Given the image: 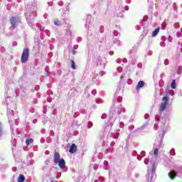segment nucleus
Returning a JSON list of instances; mask_svg holds the SVG:
<instances>
[{
    "label": "nucleus",
    "mask_w": 182,
    "mask_h": 182,
    "mask_svg": "<svg viewBox=\"0 0 182 182\" xmlns=\"http://www.w3.org/2000/svg\"><path fill=\"white\" fill-rule=\"evenodd\" d=\"M29 60V48H24L21 54V63H26Z\"/></svg>",
    "instance_id": "obj_1"
},
{
    "label": "nucleus",
    "mask_w": 182,
    "mask_h": 182,
    "mask_svg": "<svg viewBox=\"0 0 182 182\" xmlns=\"http://www.w3.org/2000/svg\"><path fill=\"white\" fill-rule=\"evenodd\" d=\"M10 23L13 28H17L18 24L21 23V18H19L18 16H11L10 18Z\"/></svg>",
    "instance_id": "obj_2"
},
{
    "label": "nucleus",
    "mask_w": 182,
    "mask_h": 182,
    "mask_svg": "<svg viewBox=\"0 0 182 182\" xmlns=\"http://www.w3.org/2000/svg\"><path fill=\"white\" fill-rule=\"evenodd\" d=\"M163 102L161 103L159 107V112H164L166 110V107H167V103L168 102V97H164L162 98Z\"/></svg>",
    "instance_id": "obj_3"
},
{
    "label": "nucleus",
    "mask_w": 182,
    "mask_h": 182,
    "mask_svg": "<svg viewBox=\"0 0 182 182\" xmlns=\"http://www.w3.org/2000/svg\"><path fill=\"white\" fill-rule=\"evenodd\" d=\"M55 164H58L60 168H65L66 166V162L65 161V159H61L58 162H55Z\"/></svg>",
    "instance_id": "obj_4"
},
{
    "label": "nucleus",
    "mask_w": 182,
    "mask_h": 182,
    "mask_svg": "<svg viewBox=\"0 0 182 182\" xmlns=\"http://www.w3.org/2000/svg\"><path fill=\"white\" fill-rule=\"evenodd\" d=\"M168 176L171 180H174L177 177V172L174 170H171L168 173Z\"/></svg>",
    "instance_id": "obj_5"
},
{
    "label": "nucleus",
    "mask_w": 182,
    "mask_h": 182,
    "mask_svg": "<svg viewBox=\"0 0 182 182\" xmlns=\"http://www.w3.org/2000/svg\"><path fill=\"white\" fill-rule=\"evenodd\" d=\"M77 151V146H76L75 144H73L69 149V153H71V154H73V153H76Z\"/></svg>",
    "instance_id": "obj_6"
},
{
    "label": "nucleus",
    "mask_w": 182,
    "mask_h": 182,
    "mask_svg": "<svg viewBox=\"0 0 182 182\" xmlns=\"http://www.w3.org/2000/svg\"><path fill=\"white\" fill-rule=\"evenodd\" d=\"M60 159V154H59V152L58 151H55L54 152V159H53V161L54 163H58V161H59Z\"/></svg>",
    "instance_id": "obj_7"
},
{
    "label": "nucleus",
    "mask_w": 182,
    "mask_h": 182,
    "mask_svg": "<svg viewBox=\"0 0 182 182\" xmlns=\"http://www.w3.org/2000/svg\"><path fill=\"white\" fill-rule=\"evenodd\" d=\"M145 85L144 81H139L136 85V90H140V88L144 87Z\"/></svg>",
    "instance_id": "obj_8"
},
{
    "label": "nucleus",
    "mask_w": 182,
    "mask_h": 182,
    "mask_svg": "<svg viewBox=\"0 0 182 182\" xmlns=\"http://www.w3.org/2000/svg\"><path fill=\"white\" fill-rule=\"evenodd\" d=\"M159 32H160V27L156 28L155 31L152 32V36H157V35H159Z\"/></svg>",
    "instance_id": "obj_9"
},
{
    "label": "nucleus",
    "mask_w": 182,
    "mask_h": 182,
    "mask_svg": "<svg viewBox=\"0 0 182 182\" xmlns=\"http://www.w3.org/2000/svg\"><path fill=\"white\" fill-rule=\"evenodd\" d=\"M25 181V176L21 174L18 178V182H23Z\"/></svg>",
    "instance_id": "obj_10"
},
{
    "label": "nucleus",
    "mask_w": 182,
    "mask_h": 182,
    "mask_svg": "<svg viewBox=\"0 0 182 182\" xmlns=\"http://www.w3.org/2000/svg\"><path fill=\"white\" fill-rule=\"evenodd\" d=\"M33 143V139H27L26 140V146H29V144Z\"/></svg>",
    "instance_id": "obj_11"
},
{
    "label": "nucleus",
    "mask_w": 182,
    "mask_h": 182,
    "mask_svg": "<svg viewBox=\"0 0 182 182\" xmlns=\"http://www.w3.org/2000/svg\"><path fill=\"white\" fill-rule=\"evenodd\" d=\"M156 168H157V166H156V163L154 162L153 166L151 167V173H155Z\"/></svg>",
    "instance_id": "obj_12"
},
{
    "label": "nucleus",
    "mask_w": 182,
    "mask_h": 182,
    "mask_svg": "<svg viewBox=\"0 0 182 182\" xmlns=\"http://www.w3.org/2000/svg\"><path fill=\"white\" fill-rule=\"evenodd\" d=\"M171 89H176V80H173V81L171 84Z\"/></svg>",
    "instance_id": "obj_13"
},
{
    "label": "nucleus",
    "mask_w": 182,
    "mask_h": 182,
    "mask_svg": "<svg viewBox=\"0 0 182 182\" xmlns=\"http://www.w3.org/2000/svg\"><path fill=\"white\" fill-rule=\"evenodd\" d=\"M70 62H71L72 69H74V70L76 69V65H75V61L73 60H71Z\"/></svg>",
    "instance_id": "obj_14"
},
{
    "label": "nucleus",
    "mask_w": 182,
    "mask_h": 182,
    "mask_svg": "<svg viewBox=\"0 0 182 182\" xmlns=\"http://www.w3.org/2000/svg\"><path fill=\"white\" fill-rule=\"evenodd\" d=\"M54 23H55V25H56V26H60V25H61L60 21H59L58 19L55 20Z\"/></svg>",
    "instance_id": "obj_15"
},
{
    "label": "nucleus",
    "mask_w": 182,
    "mask_h": 182,
    "mask_svg": "<svg viewBox=\"0 0 182 182\" xmlns=\"http://www.w3.org/2000/svg\"><path fill=\"white\" fill-rule=\"evenodd\" d=\"M154 156H159V149L156 148L154 151Z\"/></svg>",
    "instance_id": "obj_16"
},
{
    "label": "nucleus",
    "mask_w": 182,
    "mask_h": 182,
    "mask_svg": "<svg viewBox=\"0 0 182 182\" xmlns=\"http://www.w3.org/2000/svg\"><path fill=\"white\" fill-rule=\"evenodd\" d=\"M1 133H2V123H0V136Z\"/></svg>",
    "instance_id": "obj_17"
},
{
    "label": "nucleus",
    "mask_w": 182,
    "mask_h": 182,
    "mask_svg": "<svg viewBox=\"0 0 182 182\" xmlns=\"http://www.w3.org/2000/svg\"><path fill=\"white\" fill-rule=\"evenodd\" d=\"M92 95H96V90H93L92 91Z\"/></svg>",
    "instance_id": "obj_18"
},
{
    "label": "nucleus",
    "mask_w": 182,
    "mask_h": 182,
    "mask_svg": "<svg viewBox=\"0 0 182 182\" xmlns=\"http://www.w3.org/2000/svg\"><path fill=\"white\" fill-rule=\"evenodd\" d=\"M119 137V134H116L115 135H114V139H117Z\"/></svg>",
    "instance_id": "obj_19"
},
{
    "label": "nucleus",
    "mask_w": 182,
    "mask_h": 182,
    "mask_svg": "<svg viewBox=\"0 0 182 182\" xmlns=\"http://www.w3.org/2000/svg\"><path fill=\"white\" fill-rule=\"evenodd\" d=\"M73 55H76V51H73Z\"/></svg>",
    "instance_id": "obj_20"
}]
</instances>
